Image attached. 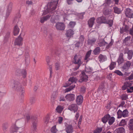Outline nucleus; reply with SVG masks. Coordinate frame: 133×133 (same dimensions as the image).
<instances>
[{"instance_id": "obj_26", "label": "nucleus", "mask_w": 133, "mask_h": 133, "mask_svg": "<svg viewBox=\"0 0 133 133\" xmlns=\"http://www.w3.org/2000/svg\"><path fill=\"white\" fill-rule=\"evenodd\" d=\"M19 129V128H18L15 124L11 127L10 129V132H16Z\"/></svg>"}, {"instance_id": "obj_63", "label": "nucleus", "mask_w": 133, "mask_h": 133, "mask_svg": "<svg viewBox=\"0 0 133 133\" xmlns=\"http://www.w3.org/2000/svg\"><path fill=\"white\" fill-rule=\"evenodd\" d=\"M65 99L64 97L63 96H61L59 98V101H65Z\"/></svg>"}, {"instance_id": "obj_19", "label": "nucleus", "mask_w": 133, "mask_h": 133, "mask_svg": "<svg viewBox=\"0 0 133 133\" xmlns=\"http://www.w3.org/2000/svg\"><path fill=\"white\" fill-rule=\"evenodd\" d=\"M83 97L81 95H79L78 96L76 99V102L77 104L78 105L81 104L83 101Z\"/></svg>"}, {"instance_id": "obj_17", "label": "nucleus", "mask_w": 133, "mask_h": 133, "mask_svg": "<svg viewBox=\"0 0 133 133\" xmlns=\"http://www.w3.org/2000/svg\"><path fill=\"white\" fill-rule=\"evenodd\" d=\"M46 60L47 64H48V65H49V70L50 71V77H51L52 74V66L51 65H49V63L50 62V57L49 56L46 57Z\"/></svg>"}, {"instance_id": "obj_15", "label": "nucleus", "mask_w": 133, "mask_h": 133, "mask_svg": "<svg viewBox=\"0 0 133 133\" xmlns=\"http://www.w3.org/2000/svg\"><path fill=\"white\" fill-rule=\"evenodd\" d=\"M16 72L22 75L24 78L25 77L26 75V72L25 69L21 70L20 69H17Z\"/></svg>"}, {"instance_id": "obj_37", "label": "nucleus", "mask_w": 133, "mask_h": 133, "mask_svg": "<svg viewBox=\"0 0 133 133\" xmlns=\"http://www.w3.org/2000/svg\"><path fill=\"white\" fill-rule=\"evenodd\" d=\"M100 49L99 47H96L94 50L93 52L95 55L98 54L100 52Z\"/></svg>"}, {"instance_id": "obj_23", "label": "nucleus", "mask_w": 133, "mask_h": 133, "mask_svg": "<svg viewBox=\"0 0 133 133\" xmlns=\"http://www.w3.org/2000/svg\"><path fill=\"white\" fill-rule=\"evenodd\" d=\"M50 17V15H48L41 17L40 18V22L41 23H43L45 22L49 19Z\"/></svg>"}, {"instance_id": "obj_46", "label": "nucleus", "mask_w": 133, "mask_h": 133, "mask_svg": "<svg viewBox=\"0 0 133 133\" xmlns=\"http://www.w3.org/2000/svg\"><path fill=\"white\" fill-rule=\"evenodd\" d=\"M102 128L98 127L94 131V133H100L102 130Z\"/></svg>"}, {"instance_id": "obj_62", "label": "nucleus", "mask_w": 133, "mask_h": 133, "mask_svg": "<svg viewBox=\"0 0 133 133\" xmlns=\"http://www.w3.org/2000/svg\"><path fill=\"white\" fill-rule=\"evenodd\" d=\"M127 30H126L125 28H124V29L123 28H121L120 29V32L121 33V34L123 33L124 31L126 32Z\"/></svg>"}, {"instance_id": "obj_34", "label": "nucleus", "mask_w": 133, "mask_h": 133, "mask_svg": "<svg viewBox=\"0 0 133 133\" xmlns=\"http://www.w3.org/2000/svg\"><path fill=\"white\" fill-rule=\"evenodd\" d=\"M115 118L113 117H111L109 118L108 120V123L109 125H111L113 124L115 121Z\"/></svg>"}, {"instance_id": "obj_8", "label": "nucleus", "mask_w": 133, "mask_h": 133, "mask_svg": "<svg viewBox=\"0 0 133 133\" xmlns=\"http://www.w3.org/2000/svg\"><path fill=\"white\" fill-rule=\"evenodd\" d=\"M68 109L71 111H73L74 113L77 112L78 109L77 105L76 104H72L70 105L68 107Z\"/></svg>"}, {"instance_id": "obj_18", "label": "nucleus", "mask_w": 133, "mask_h": 133, "mask_svg": "<svg viewBox=\"0 0 133 133\" xmlns=\"http://www.w3.org/2000/svg\"><path fill=\"white\" fill-rule=\"evenodd\" d=\"M131 65V63L130 62L128 61L124 64L123 66H122V69H123L125 71H127L128 69Z\"/></svg>"}, {"instance_id": "obj_22", "label": "nucleus", "mask_w": 133, "mask_h": 133, "mask_svg": "<svg viewBox=\"0 0 133 133\" xmlns=\"http://www.w3.org/2000/svg\"><path fill=\"white\" fill-rule=\"evenodd\" d=\"M98 60L100 62H103L107 60V58L106 56L100 54L98 56Z\"/></svg>"}, {"instance_id": "obj_14", "label": "nucleus", "mask_w": 133, "mask_h": 133, "mask_svg": "<svg viewBox=\"0 0 133 133\" xmlns=\"http://www.w3.org/2000/svg\"><path fill=\"white\" fill-rule=\"evenodd\" d=\"M65 131L67 133H72L74 131V128L71 125H69L66 127Z\"/></svg>"}, {"instance_id": "obj_2", "label": "nucleus", "mask_w": 133, "mask_h": 133, "mask_svg": "<svg viewBox=\"0 0 133 133\" xmlns=\"http://www.w3.org/2000/svg\"><path fill=\"white\" fill-rule=\"evenodd\" d=\"M12 88L16 91L18 92H20L22 95L24 92V88L22 87L19 82L15 81L14 83Z\"/></svg>"}, {"instance_id": "obj_53", "label": "nucleus", "mask_w": 133, "mask_h": 133, "mask_svg": "<svg viewBox=\"0 0 133 133\" xmlns=\"http://www.w3.org/2000/svg\"><path fill=\"white\" fill-rule=\"evenodd\" d=\"M114 72L119 76H122L123 75V74L121 71L119 70H115L114 71Z\"/></svg>"}, {"instance_id": "obj_58", "label": "nucleus", "mask_w": 133, "mask_h": 133, "mask_svg": "<svg viewBox=\"0 0 133 133\" xmlns=\"http://www.w3.org/2000/svg\"><path fill=\"white\" fill-rule=\"evenodd\" d=\"M130 36H128L127 37H125L124 40V42L126 43L127 41L130 40Z\"/></svg>"}, {"instance_id": "obj_54", "label": "nucleus", "mask_w": 133, "mask_h": 133, "mask_svg": "<svg viewBox=\"0 0 133 133\" xmlns=\"http://www.w3.org/2000/svg\"><path fill=\"white\" fill-rule=\"evenodd\" d=\"M55 66L56 70H57L59 69L60 67L59 63H56L55 64Z\"/></svg>"}, {"instance_id": "obj_30", "label": "nucleus", "mask_w": 133, "mask_h": 133, "mask_svg": "<svg viewBox=\"0 0 133 133\" xmlns=\"http://www.w3.org/2000/svg\"><path fill=\"white\" fill-rule=\"evenodd\" d=\"M96 41L95 38H92L89 39L88 40V43L89 44L92 45L94 44Z\"/></svg>"}, {"instance_id": "obj_29", "label": "nucleus", "mask_w": 133, "mask_h": 133, "mask_svg": "<svg viewBox=\"0 0 133 133\" xmlns=\"http://www.w3.org/2000/svg\"><path fill=\"white\" fill-rule=\"evenodd\" d=\"M110 115L108 114L105 115L102 118V121L103 123H106L108 120V119L110 117Z\"/></svg>"}, {"instance_id": "obj_43", "label": "nucleus", "mask_w": 133, "mask_h": 133, "mask_svg": "<svg viewBox=\"0 0 133 133\" xmlns=\"http://www.w3.org/2000/svg\"><path fill=\"white\" fill-rule=\"evenodd\" d=\"M91 50H90L88 51L87 53L84 58L85 60H87V59L90 57L91 54Z\"/></svg>"}, {"instance_id": "obj_11", "label": "nucleus", "mask_w": 133, "mask_h": 133, "mask_svg": "<svg viewBox=\"0 0 133 133\" xmlns=\"http://www.w3.org/2000/svg\"><path fill=\"white\" fill-rule=\"evenodd\" d=\"M96 21L98 23H105L107 22V19L105 17L102 16L96 19Z\"/></svg>"}, {"instance_id": "obj_21", "label": "nucleus", "mask_w": 133, "mask_h": 133, "mask_svg": "<svg viewBox=\"0 0 133 133\" xmlns=\"http://www.w3.org/2000/svg\"><path fill=\"white\" fill-rule=\"evenodd\" d=\"M95 18L94 17L91 18L88 21V24L89 27L91 28H92L94 23Z\"/></svg>"}, {"instance_id": "obj_55", "label": "nucleus", "mask_w": 133, "mask_h": 133, "mask_svg": "<svg viewBox=\"0 0 133 133\" xmlns=\"http://www.w3.org/2000/svg\"><path fill=\"white\" fill-rule=\"evenodd\" d=\"M127 91L128 93L133 92V86L130 88L129 89H128Z\"/></svg>"}, {"instance_id": "obj_1", "label": "nucleus", "mask_w": 133, "mask_h": 133, "mask_svg": "<svg viewBox=\"0 0 133 133\" xmlns=\"http://www.w3.org/2000/svg\"><path fill=\"white\" fill-rule=\"evenodd\" d=\"M58 0H55L51 2L49 4V6L48 9L44 11L42 14L43 15H45L49 12L52 13L57 7V4L58 2Z\"/></svg>"}, {"instance_id": "obj_44", "label": "nucleus", "mask_w": 133, "mask_h": 133, "mask_svg": "<svg viewBox=\"0 0 133 133\" xmlns=\"http://www.w3.org/2000/svg\"><path fill=\"white\" fill-rule=\"evenodd\" d=\"M105 23H107L109 25L110 27L113 24V21L112 19H107V22Z\"/></svg>"}, {"instance_id": "obj_47", "label": "nucleus", "mask_w": 133, "mask_h": 133, "mask_svg": "<svg viewBox=\"0 0 133 133\" xmlns=\"http://www.w3.org/2000/svg\"><path fill=\"white\" fill-rule=\"evenodd\" d=\"M117 114L118 115L117 118H120L122 116V111L120 110H119L117 112Z\"/></svg>"}, {"instance_id": "obj_31", "label": "nucleus", "mask_w": 133, "mask_h": 133, "mask_svg": "<svg viewBox=\"0 0 133 133\" xmlns=\"http://www.w3.org/2000/svg\"><path fill=\"white\" fill-rule=\"evenodd\" d=\"M128 54L127 58L129 60L132 59L133 55V52L132 50H128L127 52Z\"/></svg>"}, {"instance_id": "obj_28", "label": "nucleus", "mask_w": 133, "mask_h": 133, "mask_svg": "<svg viewBox=\"0 0 133 133\" xmlns=\"http://www.w3.org/2000/svg\"><path fill=\"white\" fill-rule=\"evenodd\" d=\"M128 128L130 130H133V119H130L128 122Z\"/></svg>"}, {"instance_id": "obj_50", "label": "nucleus", "mask_w": 133, "mask_h": 133, "mask_svg": "<svg viewBox=\"0 0 133 133\" xmlns=\"http://www.w3.org/2000/svg\"><path fill=\"white\" fill-rule=\"evenodd\" d=\"M57 131V130L56 129V125L53 127L51 129V132L53 133H56Z\"/></svg>"}, {"instance_id": "obj_33", "label": "nucleus", "mask_w": 133, "mask_h": 133, "mask_svg": "<svg viewBox=\"0 0 133 133\" xmlns=\"http://www.w3.org/2000/svg\"><path fill=\"white\" fill-rule=\"evenodd\" d=\"M19 32V29L18 26L16 25L14 28V34L15 36H16L18 35Z\"/></svg>"}, {"instance_id": "obj_45", "label": "nucleus", "mask_w": 133, "mask_h": 133, "mask_svg": "<svg viewBox=\"0 0 133 133\" xmlns=\"http://www.w3.org/2000/svg\"><path fill=\"white\" fill-rule=\"evenodd\" d=\"M129 86L128 83H124L122 87V89L123 90H127L129 89Z\"/></svg>"}, {"instance_id": "obj_52", "label": "nucleus", "mask_w": 133, "mask_h": 133, "mask_svg": "<svg viewBox=\"0 0 133 133\" xmlns=\"http://www.w3.org/2000/svg\"><path fill=\"white\" fill-rule=\"evenodd\" d=\"M121 97L122 100H126L128 98V96L127 95L124 94L121 95Z\"/></svg>"}, {"instance_id": "obj_7", "label": "nucleus", "mask_w": 133, "mask_h": 133, "mask_svg": "<svg viewBox=\"0 0 133 133\" xmlns=\"http://www.w3.org/2000/svg\"><path fill=\"white\" fill-rule=\"evenodd\" d=\"M125 14L127 17L132 18L133 15V11L131 9L127 8L126 9Z\"/></svg>"}, {"instance_id": "obj_38", "label": "nucleus", "mask_w": 133, "mask_h": 133, "mask_svg": "<svg viewBox=\"0 0 133 133\" xmlns=\"http://www.w3.org/2000/svg\"><path fill=\"white\" fill-rule=\"evenodd\" d=\"M114 11L115 13L118 14H120L121 12V9L116 7H114Z\"/></svg>"}, {"instance_id": "obj_61", "label": "nucleus", "mask_w": 133, "mask_h": 133, "mask_svg": "<svg viewBox=\"0 0 133 133\" xmlns=\"http://www.w3.org/2000/svg\"><path fill=\"white\" fill-rule=\"evenodd\" d=\"M35 98L33 97L31 98L30 99V102L32 104L34 103L35 102Z\"/></svg>"}, {"instance_id": "obj_5", "label": "nucleus", "mask_w": 133, "mask_h": 133, "mask_svg": "<svg viewBox=\"0 0 133 133\" xmlns=\"http://www.w3.org/2000/svg\"><path fill=\"white\" fill-rule=\"evenodd\" d=\"M13 4L12 2H10L7 6L6 12V17L7 18L12 10V8Z\"/></svg>"}, {"instance_id": "obj_16", "label": "nucleus", "mask_w": 133, "mask_h": 133, "mask_svg": "<svg viewBox=\"0 0 133 133\" xmlns=\"http://www.w3.org/2000/svg\"><path fill=\"white\" fill-rule=\"evenodd\" d=\"M65 98L68 101H72L75 99V95L73 94H68L66 96Z\"/></svg>"}, {"instance_id": "obj_57", "label": "nucleus", "mask_w": 133, "mask_h": 133, "mask_svg": "<svg viewBox=\"0 0 133 133\" xmlns=\"http://www.w3.org/2000/svg\"><path fill=\"white\" fill-rule=\"evenodd\" d=\"M10 35V32H7L5 36V39L6 40L8 39V38L9 37Z\"/></svg>"}, {"instance_id": "obj_48", "label": "nucleus", "mask_w": 133, "mask_h": 133, "mask_svg": "<svg viewBox=\"0 0 133 133\" xmlns=\"http://www.w3.org/2000/svg\"><path fill=\"white\" fill-rule=\"evenodd\" d=\"M108 44V43L104 41L100 42L98 43V45L101 47L104 46L105 45Z\"/></svg>"}, {"instance_id": "obj_9", "label": "nucleus", "mask_w": 133, "mask_h": 133, "mask_svg": "<svg viewBox=\"0 0 133 133\" xmlns=\"http://www.w3.org/2000/svg\"><path fill=\"white\" fill-rule=\"evenodd\" d=\"M74 34V32L73 30L69 29L66 31L65 35L66 37L70 38L73 37V35Z\"/></svg>"}, {"instance_id": "obj_20", "label": "nucleus", "mask_w": 133, "mask_h": 133, "mask_svg": "<svg viewBox=\"0 0 133 133\" xmlns=\"http://www.w3.org/2000/svg\"><path fill=\"white\" fill-rule=\"evenodd\" d=\"M124 55L123 53H121L119 56L117 60V62L119 65L122 63L124 62L123 56Z\"/></svg>"}, {"instance_id": "obj_42", "label": "nucleus", "mask_w": 133, "mask_h": 133, "mask_svg": "<svg viewBox=\"0 0 133 133\" xmlns=\"http://www.w3.org/2000/svg\"><path fill=\"white\" fill-rule=\"evenodd\" d=\"M116 64V63L115 62H111L109 66L110 69V70H112L115 67Z\"/></svg>"}, {"instance_id": "obj_35", "label": "nucleus", "mask_w": 133, "mask_h": 133, "mask_svg": "<svg viewBox=\"0 0 133 133\" xmlns=\"http://www.w3.org/2000/svg\"><path fill=\"white\" fill-rule=\"evenodd\" d=\"M25 61L26 62H29L30 58L29 54L28 53L25 52Z\"/></svg>"}, {"instance_id": "obj_12", "label": "nucleus", "mask_w": 133, "mask_h": 133, "mask_svg": "<svg viewBox=\"0 0 133 133\" xmlns=\"http://www.w3.org/2000/svg\"><path fill=\"white\" fill-rule=\"evenodd\" d=\"M88 77L84 72H82L81 75V79L79 82H82L83 81L86 82L88 80Z\"/></svg>"}, {"instance_id": "obj_3", "label": "nucleus", "mask_w": 133, "mask_h": 133, "mask_svg": "<svg viewBox=\"0 0 133 133\" xmlns=\"http://www.w3.org/2000/svg\"><path fill=\"white\" fill-rule=\"evenodd\" d=\"M74 63L78 64V65L75 67V69L77 70L78 69L81 65L82 64V62L81 60V58H78L76 55L74 56Z\"/></svg>"}, {"instance_id": "obj_59", "label": "nucleus", "mask_w": 133, "mask_h": 133, "mask_svg": "<svg viewBox=\"0 0 133 133\" xmlns=\"http://www.w3.org/2000/svg\"><path fill=\"white\" fill-rule=\"evenodd\" d=\"M49 118L48 116H46L44 119V121L45 123L47 124L48 122Z\"/></svg>"}, {"instance_id": "obj_64", "label": "nucleus", "mask_w": 133, "mask_h": 133, "mask_svg": "<svg viewBox=\"0 0 133 133\" xmlns=\"http://www.w3.org/2000/svg\"><path fill=\"white\" fill-rule=\"evenodd\" d=\"M81 91L82 93H84L85 91V88L84 87L81 88Z\"/></svg>"}, {"instance_id": "obj_60", "label": "nucleus", "mask_w": 133, "mask_h": 133, "mask_svg": "<svg viewBox=\"0 0 133 133\" xmlns=\"http://www.w3.org/2000/svg\"><path fill=\"white\" fill-rule=\"evenodd\" d=\"M127 79L129 80H131L133 79V74H132L127 77Z\"/></svg>"}, {"instance_id": "obj_39", "label": "nucleus", "mask_w": 133, "mask_h": 133, "mask_svg": "<svg viewBox=\"0 0 133 133\" xmlns=\"http://www.w3.org/2000/svg\"><path fill=\"white\" fill-rule=\"evenodd\" d=\"M105 3L103 4V5L107 7L109 6L111 3V0H105Z\"/></svg>"}, {"instance_id": "obj_6", "label": "nucleus", "mask_w": 133, "mask_h": 133, "mask_svg": "<svg viewBox=\"0 0 133 133\" xmlns=\"http://www.w3.org/2000/svg\"><path fill=\"white\" fill-rule=\"evenodd\" d=\"M55 26L57 30L61 31L64 30L65 28L64 24L61 22L57 23Z\"/></svg>"}, {"instance_id": "obj_10", "label": "nucleus", "mask_w": 133, "mask_h": 133, "mask_svg": "<svg viewBox=\"0 0 133 133\" xmlns=\"http://www.w3.org/2000/svg\"><path fill=\"white\" fill-rule=\"evenodd\" d=\"M23 39L19 35L18 37L15 40L14 42V44L15 45H18L19 46L22 45V41Z\"/></svg>"}, {"instance_id": "obj_49", "label": "nucleus", "mask_w": 133, "mask_h": 133, "mask_svg": "<svg viewBox=\"0 0 133 133\" xmlns=\"http://www.w3.org/2000/svg\"><path fill=\"white\" fill-rule=\"evenodd\" d=\"M76 22H75L71 21L68 25L69 27L71 28H74L76 25Z\"/></svg>"}, {"instance_id": "obj_25", "label": "nucleus", "mask_w": 133, "mask_h": 133, "mask_svg": "<svg viewBox=\"0 0 133 133\" xmlns=\"http://www.w3.org/2000/svg\"><path fill=\"white\" fill-rule=\"evenodd\" d=\"M98 91H102L103 93H105L106 90H105V88L103 84L102 85L99 86L98 90Z\"/></svg>"}, {"instance_id": "obj_41", "label": "nucleus", "mask_w": 133, "mask_h": 133, "mask_svg": "<svg viewBox=\"0 0 133 133\" xmlns=\"http://www.w3.org/2000/svg\"><path fill=\"white\" fill-rule=\"evenodd\" d=\"M126 124V122L125 120L122 119L120 122L118 124L119 126H124Z\"/></svg>"}, {"instance_id": "obj_51", "label": "nucleus", "mask_w": 133, "mask_h": 133, "mask_svg": "<svg viewBox=\"0 0 133 133\" xmlns=\"http://www.w3.org/2000/svg\"><path fill=\"white\" fill-rule=\"evenodd\" d=\"M24 113H23V115H24V116H25V117H26V121L27 122H28L30 119V116L29 114L28 113L25 114H25H24V112H23Z\"/></svg>"}, {"instance_id": "obj_56", "label": "nucleus", "mask_w": 133, "mask_h": 133, "mask_svg": "<svg viewBox=\"0 0 133 133\" xmlns=\"http://www.w3.org/2000/svg\"><path fill=\"white\" fill-rule=\"evenodd\" d=\"M63 119V118L62 117L60 116L58 117V121L59 124H61L62 123Z\"/></svg>"}, {"instance_id": "obj_27", "label": "nucleus", "mask_w": 133, "mask_h": 133, "mask_svg": "<svg viewBox=\"0 0 133 133\" xmlns=\"http://www.w3.org/2000/svg\"><path fill=\"white\" fill-rule=\"evenodd\" d=\"M125 129L123 127H121L116 129L114 131V133H123Z\"/></svg>"}, {"instance_id": "obj_40", "label": "nucleus", "mask_w": 133, "mask_h": 133, "mask_svg": "<svg viewBox=\"0 0 133 133\" xmlns=\"http://www.w3.org/2000/svg\"><path fill=\"white\" fill-rule=\"evenodd\" d=\"M77 80V78L73 77H70L69 79V82H71L70 84L72 83H75L76 82Z\"/></svg>"}, {"instance_id": "obj_13", "label": "nucleus", "mask_w": 133, "mask_h": 133, "mask_svg": "<svg viewBox=\"0 0 133 133\" xmlns=\"http://www.w3.org/2000/svg\"><path fill=\"white\" fill-rule=\"evenodd\" d=\"M15 124L19 128L23 127L24 124V121L22 120V119L17 120Z\"/></svg>"}, {"instance_id": "obj_32", "label": "nucleus", "mask_w": 133, "mask_h": 133, "mask_svg": "<svg viewBox=\"0 0 133 133\" xmlns=\"http://www.w3.org/2000/svg\"><path fill=\"white\" fill-rule=\"evenodd\" d=\"M111 12V10L109 8L104 9L103 10V14L105 15L110 14Z\"/></svg>"}, {"instance_id": "obj_36", "label": "nucleus", "mask_w": 133, "mask_h": 133, "mask_svg": "<svg viewBox=\"0 0 133 133\" xmlns=\"http://www.w3.org/2000/svg\"><path fill=\"white\" fill-rule=\"evenodd\" d=\"M129 112L127 109H126L122 111V116L124 117H126L128 116Z\"/></svg>"}, {"instance_id": "obj_24", "label": "nucleus", "mask_w": 133, "mask_h": 133, "mask_svg": "<svg viewBox=\"0 0 133 133\" xmlns=\"http://www.w3.org/2000/svg\"><path fill=\"white\" fill-rule=\"evenodd\" d=\"M63 108H64L63 106L60 105H58L56 109V111L58 113H61L62 111Z\"/></svg>"}, {"instance_id": "obj_4", "label": "nucleus", "mask_w": 133, "mask_h": 133, "mask_svg": "<svg viewBox=\"0 0 133 133\" xmlns=\"http://www.w3.org/2000/svg\"><path fill=\"white\" fill-rule=\"evenodd\" d=\"M31 119H32L33 121H34L32 123L31 130L34 132L36 131L37 130V125L38 120L36 117L34 118H31Z\"/></svg>"}]
</instances>
